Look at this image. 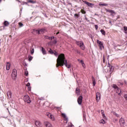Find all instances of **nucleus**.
I'll return each instance as SVG.
<instances>
[{"instance_id":"15","label":"nucleus","mask_w":127,"mask_h":127,"mask_svg":"<svg viewBox=\"0 0 127 127\" xmlns=\"http://www.w3.org/2000/svg\"><path fill=\"white\" fill-rule=\"evenodd\" d=\"M35 125H36V127H42L41 123L40 122H39V121H36V122H35Z\"/></svg>"},{"instance_id":"1","label":"nucleus","mask_w":127,"mask_h":127,"mask_svg":"<svg viewBox=\"0 0 127 127\" xmlns=\"http://www.w3.org/2000/svg\"><path fill=\"white\" fill-rule=\"evenodd\" d=\"M65 66L68 69L71 68V64H68L67 63V60L65 58V56L63 54H60L57 60V64L56 67L58 68L59 66Z\"/></svg>"},{"instance_id":"49","label":"nucleus","mask_w":127,"mask_h":127,"mask_svg":"<svg viewBox=\"0 0 127 127\" xmlns=\"http://www.w3.org/2000/svg\"><path fill=\"white\" fill-rule=\"evenodd\" d=\"M54 43H55V44H56L57 43V41H56V40H55Z\"/></svg>"},{"instance_id":"50","label":"nucleus","mask_w":127,"mask_h":127,"mask_svg":"<svg viewBox=\"0 0 127 127\" xmlns=\"http://www.w3.org/2000/svg\"><path fill=\"white\" fill-rule=\"evenodd\" d=\"M85 18L86 20L88 21V18H87V17H86V16H85Z\"/></svg>"},{"instance_id":"51","label":"nucleus","mask_w":127,"mask_h":127,"mask_svg":"<svg viewBox=\"0 0 127 127\" xmlns=\"http://www.w3.org/2000/svg\"><path fill=\"white\" fill-rule=\"evenodd\" d=\"M31 88L30 87H28V90L31 91Z\"/></svg>"},{"instance_id":"2","label":"nucleus","mask_w":127,"mask_h":127,"mask_svg":"<svg viewBox=\"0 0 127 127\" xmlns=\"http://www.w3.org/2000/svg\"><path fill=\"white\" fill-rule=\"evenodd\" d=\"M76 44L79 46L81 49V50H85L86 49V47L85 46V45H84V43L82 41H78L76 42Z\"/></svg>"},{"instance_id":"24","label":"nucleus","mask_w":127,"mask_h":127,"mask_svg":"<svg viewBox=\"0 0 127 127\" xmlns=\"http://www.w3.org/2000/svg\"><path fill=\"white\" fill-rule=\"evenodd\" d=\"M45 39H49L50 40H52V37H48L47 36H45Z\"/></svg>"},{"instance_id":"36","label":"nucleus","mask_w":127,"mask_h":127,"mask_svg":"<svg viewBox=\"0 0 127 127\" xmlns=\"http://www.w3.org/2000/svg\"><path fill=\"white\" fill-rule=\"evenodd\" d=\"M99 5L107 6V5H108V4H102V3H100Z\"/></svg>"},{"instance_id":"17","label":"nucleus","mask_w":127,"mask_h":127,"mask_svg":"<svg viewBox=\"0 0 127 127\" xmlns=\"http://www.w3.org/2000/svg\"><path fill=\"white\" fill-rule=\"evenodd\" d=\"M6 69V70H9V69H10V64L9 62L7 63Z\"/></svg>"},{"instance_id":"47","label":"nucleus","mask_w":127,"mask_h":127,"mask_svg":"<svg viewBox=\"0 0 127 127\" xmlns=\"http://www.w3.org/2000/svg\"><path fill=\"white\" fill-rule=\"evenodd\" d=\"M111 66H112V65H111V64H110V63H108L107 67H109V68L110 67H111Z\"/></svg>"},{"instance_id":"38","label":"nucleus","mask_w":127,"mask_h":127,"mask_svg":"<svg viewBox=\"0 0 127 127\" xmlns=\"http://www.w3.org/2000/svg\"><path fill=\"white\" fill-rule=\"evenodd\" d=\"M53 54H54V55H55V56H58V54L56 51H55V53H54Z\"/></svg>"},{"instance_id":"12","label":"nucleus","mask_w":127,"mask_h":127,"mask_svg":"<svg viewBox=\"0 0 127 127\" xmlns=\"http://www.w3.org/2000/svg\"><path fill=\"white\" fill-rule=\"evenodd\" d=\"M47 116L49 119H50L52 121H55V118L54 117V116L52 115L51 114L49 113L47 115Z\"/></svg>"},{"instance_id":"45","label":"nucleus","mask_w":127,"mask_h":127,"mask_svg":"<svg viewBox=\"0 0 127 127\" xmlns=\"http://www.w3.org/2000/svg\"><path fill=\"white\" fill-rule=\"evenodd\" d=\"M82 66L83 67V68H85L86 66H85V64L83 63V64H82Z\"/></svg>"},{"instance_id":"27","label":"nucleus","mask_w":127,"mask_h":127,"mask_svg":"<svg viewBox=\"0 0 127 127\" xmlns=\"http://www.w3.org/2000/svg\"><path fill=\"white\" fill-rule=\"evenodd\" d=\"M100 124H103V125H104V124H106V122H105V120L104 119H102L100 121Z\"/></svg>"},{"instance_id":"10","label":"nucleus","mask_w":127,"mask_h":127,"mask_svg":"<svg viewBox=\"0 0 127 127\" xmlns=\"http://www.w3.org/2000/svg\"><path fill=\"white\" fill-rule=\"evenodd\" d=\"M119 123L121 127H124L125 126V119L121 118L119 120Z\"/></svg>"},{"instance_id":"46","label":"nucleus","mask_w":127,"mask_h":127,"mask_svg":"<svg viewBox=\"0 0 127 127\" xmlns=\"http://www.w3.org/2000/svg\"><path fill=\"white\" fill-rule=\"evenodd\" d=\"M26 86H27V87H29V86H30V83H28L26 84Z\"/></svg>"},{"instance_id":"5","label":"nucleus","mask_w":127,"mask_h":127,"mask_svg":"<svg viewBox=\"0 0 127 127\" xmlns=\"http://www.w3.org/2000/svg\"><path fill=\"white\" fill-rule=\"evenodd\" d=\"M97 43L99 44L100 50H103V49L104 48V44H103V42L100 41L99 40H97Z\"/></svg>"},{"instance_id":"35","label":"nucleus","mask_w":127,"mask_h":127,"mask_svg":"<svg viewBox=\"0 0 127 127\" xmlns=\"http://www.w3.org/2000/svg\"><path fill=\"white\" fill-rule=\"evenodd\" d=\"M33 53H34V49H32V50L31 51V54H32V55L33 54Z\"/></svg>"},{"instance_id":"39","label":"nucleus","mask_w":127,"mask_h":127,"mask_svg":"<svg viewBox=\"0 0 127 127\" xmlns=\"http://www.w3.org/2000/svg\"><path fill=\"white\" fill-rule=\"evenodd\" d=\"M76 53H77L78 54H80L81 53V52H80V51H79V50H77L76 51Z\"/></svg>"},{"instance_id":"25","label":"nucleus","mask_w":127,"mask_h":127,"mask_svg":"<svg viewBox=\"0 0 127 127\" xmlns=\"http://www.w3.org/2000/svg\"><path fill=\"white\" fill-rule=\"evenodd\" d=\"M76 93L77 95H79V94H80V91H79V88H76Z\"/></svg>"},{"instance_id":"19","label":"nucleus","mask_w":127,"mask_h":127,"mask_svg":"<svg viewBox=\"0 0 127 127\" xmlns=\"http://www.w3.org/2000/svg\"><path fill=\"white\" fill-rule=\"evenodd\" d=\"M124 32L125 33V34H127V26H124Z\"/></svg>"},{"instance_id":"20","label":"nucleus","mask_w":127,"mask_h":127,"mask_svg":"<svg viewBox=\"0 0 127 127\" xmlns=\"http://www.w3.org/2000/svg\"><path fill=\"white\" fill-rule=\"evenodd\" d=\"M7 96L8 97H11V91H9L7 92Z\"/></svg>"},{"instance_id":"8","label":"nucleus","mask_w":127,"mask_h":127,"mask_svg":"<svg viewBox=\"0 0 127 127\" xmlns=\"http://www.w3.org/2000/svg\"><path fill=\"white\" fill-rule=\"evenodd\" d=\"M62 116L63 117V118H64V121H65V124H67V123H68V117H67V116H66V114L63 113L62 114Z\"/></svg>"},{"instance_id":"43","label":"nucleus","mask_w":127,"mask_h":127,"mask_svg":"<svg viewBox=\"0 0 127 127\" xmlns=\"http://www.w3.org/2000/svg\"><path fill=\"white\" fill-rule=\"evenodd\" d=\"M124 98L126 100V101H127V94H125L124 95Z\"/></svg>"},{"instance_id":"32","label":"nucleus","mask_w":127,"mask_h":127,"mask_svg":"<svg viewBox=\"0 0 127 127\" xmlns=\"http://www.w3.org/2000/svg\"><path fill=\"white\" fill-rule=\"evenodd\" d=\"M112 87H113V88H114V89H117L119 88V87H118V86L115 84H113Z\"/></svg>"},{"instance_id":"28","label":"nucleus","mask_w":127,"mask_h":127,"mask_svg":"<svg viewBox=\"0 0 127 127\" xmlns=\"http://www.w3.org/2000/svg\"><path fill=\"white\" fill-rule=\"evenodd\" d=\"M101 114L102 115V117H103V118H106V116L105 115V113H104V110H101Z\"/></svg>"},{"instance_id":"52","label":"nucleus","mask_w":127,"mask_h":127,"mask_svg":"<svg viewBox=\"0 0 127 127\" xmlns=\"http://www.w3.org/2000/svg\"><path fill=\"white\" fill-rule=\"evenodd\" d=\"M56 34H57H57H59V32H58V33H57Z\"/></svg>"},{"instance_id":"44","label":"nucleus","mask_w":127,"mask_h":127,"mask_svg":"<svg viewBox=\"0 0 127 127\" xmlns=\"http://www.w3.org/2000/svg\"><path fill=\"white\" fill-rule=\"evenodd\" d=\"M74 16L77 17V18L78 17H79V15H78V14H75Z\"/></svg>"},{"instance_id":"34","label":"nucleus","mask_w":127,"mask_h":127,"mask_svg":"<svg viewBox=\"0 0 127 127\" xmlns=\"http://www.w3.org/2000/svg\"><path fill=\"white\" fill-rule=\"evenodd\" d=\"M81 12L82 13H83V14L86 13V11H85L84 9H82L81 10Z\"/></svg>"},{"instance_id":"56","label":"nucleus","mask_w":127,"mask_h":127,"mask_svg":"<svg viewBox=\"0 0 127 127\" xmlns=\"http://www.w3.org/2000/svg\"><path fill=\"white\" fill-rule=\"evenodd\" d=\"M110 23H111V21H110Z\"/></svg>"},{"instance_id":"16","label":"nucleus","mask_w":127,"mask_h":127,"mask_svg":"<svg viewBox=\"0 0 127 127\" xmlns=\"http://www.w3.org/2000/svg\"><path fill=\"white\" fill-rule=\"evenodd\" d=\"M83 2L88 6H92V5H93V3H90L87 1H84Z\"/></svg>"},{"instance_id":"7","label":"nucleus","mask_w":127,"mask_h":127,"mask_svg":"<svg viewBox=\"0 0 127 127\" xmlns=\"http://www.w3.org/2000/svg\"><path fill=\"white\" fill-rule=\"evenodd\" d=\"M96 99L97 102H99L100 100H101V93L99 92L96 93Z\"/></svg>"},{"instance_id":"54","label":"nucleus","mask_w":127,"mask_h":127,"mask_svg":"<svg viewBox=\"0 0 127 127\" xmlns=\"http://www.w3.org/2000/svg\"><path fill=\"white\" fill-rule=\"evenodd\" d=\"M55 37H53V39H54Z\"/></svg>"},{"instance_id":"53","label":"nucleus","mask_w":127,"mask_h":127,"mask_svg":"<svg viewBox=\"0 0 127 127\" xmlns=\"http://www.w3.org/2000/svg\"><path fill=\"white\" fill-rule=\"evenodd\" d=\"M1 0H0V2H1Z\"/></svg>"},{"instance_id":"31","label":"nucleus","mask_w":127,"mask_h":127,"mask_svg":"<svg viewBox=\"0 0 127 127\" xmlns=\"http://www.w3.org/2000/svg\"><path fill=\"white\" fill-rule=\"evenodd\" d=\"M48 52L50 53V54H53V53H54V52H53V51H52V50H51V49H49Z\"/></svg>"},{"instance_id":"23","label":"nucleus","mask_w":127,"mask_h":127,"mask_svg":"<svg viewBox=\"0 0 127 127\" xmlns=\"http://www.w3.org/2000/svg\"><path fill=\"white\" fill-rule=\"evenodd\" d=\"M100 32H101L102 34L103 35H106V31H105L103 29H101L100 30Z\"/></svg>"},{"instance_id":"30","label":"nucleus","mask_w":127,"mask_h":127,"mask_svg":"<svg viewBox=\"0 0 127 127\" xmlns=\"http://www.w3.org/2000/svg\"><path fill=\"white\" fill-rule=\"evenodd\" d=\"M112 114H113V115H114L116 117H120V115L117 114V113H116L115 112H112Z\"/></svg>"},{"instance_id":"33","label":"nucleus","mask_w":127,"mask_h":127,"mask_svg":"<svg viewBox=\"0 0 127 127\" xmlns=\"http://www.w3.org/2000/svg\"><path fill=\"white\" fill-rule=\"evenodd\" d=\"M73 127V125L72 124V123H69L68 124V127Z\"/></svg>"},{"instance_id":"13","label":"nucleus","mask_w":127,"mask_h":127,"mask_svg":"<svg viewBox=\"0 0 127 127\" xmlns=\"http://www.w3.org/2000/svg\"><path fill=\"white\" fill-rule=\"evenodd\" d=\"M116 92L119 96L122 95V89L118 88L116 89Z\"/></svg>"},{"instance_id":"22","label":"nucleus","mask_w":127,"mask_h":127,"mask_svg":"<svg viewBox=\"0 0 127 127\" xmlns=\"http://www.w3.org/2000/svg\"><path fill=\"white\" fill-rule=\"evenodd\" d=\"M4 25H5V26H8V25H9V23L8 21H5L4 22Z\"/></svg>"},{"instance_id":"9","label":"nucleus","mask_w":127,"mask_h":127,"mask_svg":"<svg viewBox=\"0 0 127 127\" xmlns=\"http://www.w3.org/2000/svg\"><path fill=\"white\" fill-rule=\"evenodd\" d=\"M83 100V96H80L78 97V99L77 100V103L78 105H82V101Z\"/></svg>"},{"instance_id":"14","label":"nucleus","mask_w":127,"mask_h":127,"mask_svg":"<svg viewBox=\"0 0 127 127\" xmlns=\"http://www.w3.org/2000/svg\"><path fill=\"white\" fill-rule=\"evenodd\" d=\"M45 126L46 127H52V125L50 123L48 122H45Z\"/></svg>"},{"instance_id":"11","label":"nucleus","mask_w":127,"mask_h":127,"mask_svg":"<svg viewBox=\"0 0 127 127\" xmlns=\"http://www.w3.org/2000/svg\"><path fill=\"white\" fill-rule=\"evenodd\" d=\"M105 10H106V12H109L110 13H111V15H113V14H115V13H116L115 12V11H114L113 10L106 9Z\"/></svg>"},{"instance_id":"55","label":"nucleus","mask_w":127,"mask_h":127,"mask_svg":"<svg viewBox=\"0 0 127 127\" xmlns=\"http://www.w3.org/2000/svg\"><path fill=\"white\" fill-rule=\"evenodd\" d=\"M103 62L105 63V60H103Z\"/></svg>"},{"instance_id":"4","label":"nucleus","mask_w":127,"mask_h":127,"mask_svg":"<svg viewBox=\"0 0 127 127\" xmlns=\"http://www.w3.org/2000/svg\"><path fill=\"white\" fill-rule=\"evenodd\" d=\"M24 101L25 102V103H27V104H30V103H31L30 98L27 95H26L24 96Z\"/></svg>"},{"instance_id":"41","label":"nucleus","mask_w":127,"mask_h":127,"mask_svg":"<svg viewBox=\"0 0 127 127\" xmlns=\"http://www.w3.org/2000/svg\"><path fill=\"white\" fill-rule=\"evenodd\" d=\"M19 25L20 27H21L22 26H23V24H22V23H19Z\"/></svg>"},{"instance_id":"40","label":"nucleus","mask_w":127,"mask_h":127,"mask_svg":"<svg viewBox=\"0 0 127 127\" xmlns=\"http://www.w3.org/2000/svg\"><path fill=\"white\" fill-rule=\"evenodd\" d=\"M33 58L32 57H30L29 58V61H31V60H32V59H33Z\"/></svg>"},{"instance_id":"37","label":"nucleus","mask_w":127,"mask_h":127,"mask_svg":"<svg viewBox=\"0 0 127 127\" xmlns=\"http://www.w3.org/2000/svg\"><path fill=\"white\" fill-rule=\"evenodd\" d=\"M95 29L96 30H98V29L99 28V27L97 25H95Z\"/></svg>"},{"instance_id":"26","label":"nucleus","mask_w":127,"mask_h":127,"mask_svg":"<svg viewBox=\"0 0 127 127\" xmlns=\"http://www.w3.org/2000/svg\"><path fill=\"white\" fill-rule=\"evenodd\" d=\"M109 69L110 72H113L114 71V66L111 65V67H109Z\"/></svg>"},{"instance_id":"48","label":"nucleus","mask_w":127,"mask_h":127,"mask_svg":"<svg viewBox=\"0 0 127 127\" xmlns=\"http://www.w3.org/2000/svg\"><path fill=\"white\" fill-rule=\"evenodd\" d=\"M80 63H81V64H83L84 63V61H83V60H81V61H80Z\"/></svg>"},{"instance_id":"42","label":"nucleus","mask_w":127,"mask_h":127,"mask_svg":"<svg viewBox=\"0 0 127 127\" xmlns=\"http://www.w3.org/2000/svg\"><path fill=\"white\" fill-rule=\"evenodd\" d=\"M25 75H26V76H27L28 75V71H25Z\"/></svg>"},{"instance_id":"18","label":"nucleus","mask_w":127,"mask_h":127,"mask_svg":"<svg viewBox=\"0 0 127 127\" xmlns=\"http://www.w3.org/2000/svg\"><path fill=\"white\" fill-rule=\"evenodd\" d=\"M92 84L93 86H96V79L93 76L92 77Z\"/></svg>"},{"instance_id":"21","label":"nucleus","mask_w":127,"mask_h":127,"mask_svg":"<svg viewBox=\"0 0 127 127\" xmlns=\"http://www.w3.org/2000/svg\"><path fill=\"white\" fill-rule=\"evenodd\" d=\"M42 52L44 55L46 54V51H45V49L43 47L42 48Z\"/></svg>"},{"instance_id":"29","label":"nucleus","mask_w":127,"mask_h":127,"mask_svg":"<svg viewBox=\"0 0 127 127\" xmlns=\"http://www.w3.org/2000/svg\"><path fill=\"white\" fill-rule=\"evenodd\" d=\"M28 2H30V3H35L36 2L35 1H33L32 0H29Z\"/></svg>"},{"instance_id":"3","label":"nucleus","mask_w":127,"mask_h":127,"mask_svg":"<svg viewBox=\"0 0 127 127\" xmlns=\"http://www.w3.org/2000/svg\"><path fill=\"white\" fill-rule=\"evenodd\" d=\"M11 76L13 80H15L16 77H17V71L16 69H14L12 70Z\"/></svg>"},{"instance_id":"6","label":"nucleus","mask_w":127,"mask_h":127,"mask_svg":"<svg viewBox=\"0 0 127 127\" xmlns=\"http://www.w3.org/2000/svg\"><path fill=\"white\" fill-rule=\"evenodd\" d=\"M36 33H37L38 34H42L44 33V31H45V29H41L40 30H34Z\"/></svg>"}]
</instances>
